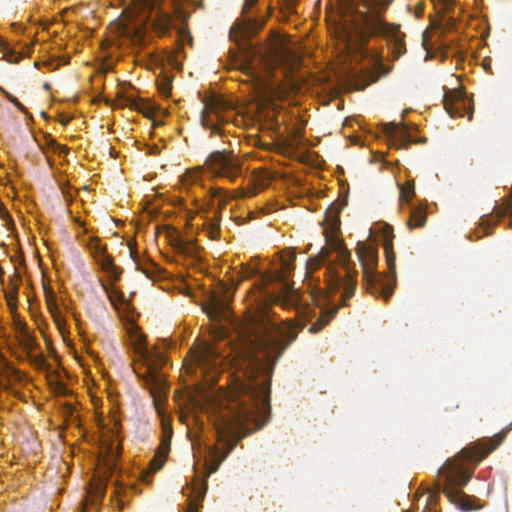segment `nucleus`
Here are the masks:
<instances>
[{
  "label": "nucleus",
  "mask_w": 512,
  "mask_h": 512,
  "mask_svg": "<svg viewBox=\"0 0 512 512\" xmlns=\"http://www.w3.org/2000/svg\"><path fill=\"white\" fill-rule=\"evenodd\" d=\"M217 338H223L224 337V333L222 331L219 332V335L216 336Z\"/></svg>",
  "instance_id": "a18cd8bd"
},
{
  "label": "nucleus",
  "mask_w": 512,
  "mask_h": 512,
  "mask_svg": "<svg viewBox=\"0 0 512 512\" xmlns=\"http://www.w3.org/2000/svg\"><path fill=\"white\" fill-rule=\"evenodd\" d=\"M162 427H163V439L162 442L165 440L166 443L170 445V438L172 436V428L168 421L163 420L162 421Z\"/></svg>",
  "instance_id": "7c9ffc66"
},
{
  "label": "nucleus",
  "mask_w": 512,
  "mask_h": 512,
  "mask_svg": "<svg viewBox=\"0 0 512 512\" xmlns=\"http://www.w3.org/2000/svg\"><path fill=\"white\" fill-rule=\"evenodd\" d=\"M450 8H451V4L450 3L445 4V9L446 10H449Z\"/></svg>",
  "instance_id": "49530a36"
},
{
  "label": "nucleus",
  "mask_w": 512,
  "mask_h": 512,
  "mask_svg": "<svg viewBox=\"0 0 512 512\" xmlns=\"http://www.w3.org/2000/svg\"><path fill=\"white\" fill-rule=\"evenodd\" d=\"M202 174H203V167H201V166L187 169L180 176V188L182 190H188L191 186L200 184Z\"/></svg>",
  "instance_id": "a211bd4d"
},
{
  "label": "nucleus",
  "mask_w": 512,
  "mask_h": 512,
  "mask_svg": "<svg viewBox=\"0 0 512 512\" xmlns=\"http://www.w3.org/2000/svg\"><path fill=\"white\" fill-rule=\"evenodd\" d=\"M298 301V292L286 286L285 296L278 297L275 300L276 302H280L282 305H288L290 303H296Z\"/></svg>",
  "instance_id": "a878e982"
},
{
  "label": "nucleus",
  "mask_w": 512,
  "mask_h": 512,
  "mask_svg": "<svg viewBox=\"0 0 512 512\" xmlns=\"http://www.w3.org/2000/svg\"><path fill=\"white\" fill-rule=\"evenodd\" d=\"M206 166L215 175L235 180L240 174V160L231 151L214 152L206 160Z\"/></svg>",
  "instance_id": "9d476101"
},
{
  "label": "nucleus",
  "mask_w": 512,
  "mask_h": 512,
  "mask_svg": "<svg viewBox=\"0 0 512 512\" xmlns=\"http://www.w3.org/2000/svg\"><path fill=\"white\" fill-rule=\"evenodd\" d=\"M236 197V190L232 194H228L221 189H214L210 194V205L216 207L219 211L223 209L230 199H239Z\"/></svg>",
  "instance_id": "6ab92c4d"
},
{
  "label": "nucleus",
  "mask_w": 512,
  "mask_h": 512,
  "mask_svg": "<svg viewBox=\"0 0 512 512\" xmlns=\"http://www.w3.org/2000/svg\"><path fill=\"white\" fill-rule=\"evenodd\" d=\"M258 2V0H244L242 14L245 15Z\"/></svg>",
  "instance_id": "e433bc0d"
},
{
  "label": "nucleus",
  "mask_w": 512,
  "mask_h": 512,
  "mask_svg": "<svg viewBox=\"0 0 512 512\" xmlns=\"http://www.w3.org/2000/svg\"><path fill=\"white\" fill-rule=\"evenodd\" d=\"M88 246H89L90 250L94 251L96 254L103 255L104 246L101 245V243L98 239H91Z\"/></svg>",
  "instance_id": "2f4dec72"
},
{
  "label": "nucleus",
  "mask_w": 512,
  "mask_h": 512,
  "mask_svg": "<svg viewBox=\"0 0 512 512\" xmlns=\"http://www.w3.org/2000/svg\"><path fill=\"white\" fill-rule=\"evenodd\" d=\"M20 278L18 275H14L13 279L9 282V289L5 293L6 303L13 313L17 309V295L19 290Z\"/></svg>",
  "instance_id": "aec40b11"
},
{
  "label": "nucleus",
  "mask_w": 512,
  "mask_h": 512,
  "mask_svg": "<svg viewBox=\"0 0 512 512\" xmlns=\"http://www.w3.org/2000/svg\"><path fill=\"white\" fill-rule=\"evenodd\" d=\"M7 98L8 100L13 103L17 108H19L20 110L24 111V106L17 100L16 97H14L13 95L11 94H7Z\"/></svg>",
  "instance_id": "4c0bfd02"
},
{
  "label": "nucleus",
  "mask_w": 512,
  "mask_h": 512,
  "mask_svg": "<svg viewBox=\"0 0 512 512\" xmlns=\"http://www.w3.org/2000/svg\"><path fill=\"white\" fill-rule=\"evenodd\" d=\"M219 352L211 344L199 343L192 347L189 355L185 359L186 371L190 374H196L199 370L201 375L205 376V381L214 384L218 377Z\"/></svg>",
  "instance_id": "6e6552de"
},
{
  "label": "nucleus",
  "mask_w": 512,
  "mask_h": 512,
  "mask_svg": "<svg viewBox=\"0 0 512 512\" xmlns=\"http://www.w3.org/2000/svg\"><path fill=\"white\" fill-rule=\"evenodd\" d=\"M379 292L384 299H388L393 293V286L390 284L382 285Z\"/></svg>",
  "instance_id": "473e14b6"
},
{
  "label": "nucleus",
  "mask_w": 512,
  "mask_h": 512,
  "mask_svg": "<svg viewBox=\"0 0 512 512\" xmlns=\"http://www.w3.org/2000/svg\"><path fill=\"white\" fill-rule=\"evenodd\" d=\"M47 305H48L50 312L53 315L54 321L57 324L59 330L62 331L63 326H64V321L62 320V318L58 312V308H57L55 302L53 301L52 296L47 295Z\"/></svg>",
  "instance_id": "bb28decb"
},
{
  "label": "nucleus",
  "mask_w": 512,
  "mask_h": 512,
  "mask_svg": "<svg viewBox=\"0 0 512 512\" xmlns=\"http://www.w3.org/2000/svg\"><path fill=\"white\" fill-rule=\"evenodd\" d=\"M369 83H370L369 81H365L363 84H357V85H355V87H354V88H355L356 90L363 89V88H365Z\"/></svg>",
  "instance_id": "79ce46f5"
},
{
  "label": "nucleus",
  "mask_w": 512,
  "mask_h": 512,
  "mask_svg": "<svg viewBox=\"0 0 512 512\" xmlns=\"http://www.w3.org/2000/svg\"><path fill=\"white\" fill-rule=\"evenodd\" d=\"M243 278H248L256 273V269L250 266H243L240 271Z\"/></svg>",
  "instance_id": "c9c22d12"
},
{
  "label": "nucleus",
  "mask_w": 512,
  "mask_h": 512,
  "mask_svg": "<svg viewBox=\"0 0 512 512\" xmlns=\"http://www.w3.org/2000/svg\"><path fill=\"white\" fill-rule=\"evenodd\" d=\"M169 444L165 442H161L160 447L158 448L157 453L155 454L154 458L151 460L149 465V470L152 473L157 472L160 470V468L163 466L165 459L167 457V454L169 452Z\"/></svg>",
  "instance_id": "412c9836"
},
{
  "label": "nucleus",
  "mask_w": 512,
  "mask_h": 512,
  "mask_svg": "<svg viewBox=\"0 0 512 512\" xmlns=\"http://www.w3.org/2000/svg\"><path fill=\"white\" fill-rule=\"evenodd\" d=\"M327 271H328L327 279H326L327 287H328L329 292L332 293L340 287V285L342 283L341 276L336 271V267L334 264H329L327 267Z\"/></svg>",
  "instance_id": "5701e85b"
},
{
  "label": "nucleus",
  "mask_w": 512,
  "mask_h": 512,
  "mask_svg": "<svg viewBox=\"0 0 512 512\" xmlns=\"http://www.w3.org/2000/svg\"><path fill=\"white\" fill-rule=\"evenodd\" d=\"M159 91L162 95L168 97L171 93L170 81L167 77H164L159 83Z\"/></svg>",
  "instance_id": "c756f323"
},
{
  "label": "nucleus",
  "mask_w": 512,
  "mask_h": 512,
  "mask_svg": "<svg viewBox=\"0 0 512 512\" xmlns=\"http://www.w3.org/2000/svg\"><path fill=\"white\" fill-rule=\"evenodd\" d=\"M335 312L336 311L323 313L321 315V317L319 318V320L310 327V331L311 332L320 331L330 321L331 317L333 316V314Z\"/></svg>",
  "instance_id": "c85d7f7f"
},
{
  "label": "nucleus",
  "mask_w": 512,
  "mask_h": 512,
  "mask_svg": "<svg viewBox=\"0 0 512 512\" xmlns=\"http://www.w3.org/2000/svg\"><path fill=\"white\" fill-rule=\"evenodd\" d=\"M197 509H198V505L195 504L194 502H190L186 512H197Z\"/></svg>",
  "instance_id": "ea45409f"
},
{
  "label": "nucleus",
  "mask_w": 512,
  "mask_h": 512,
  "mask_svg": "<svg viewBox=\"0 0 512 512\" xmlns=\"http://www.w3.org/2000/svg\"><path fill=\"white\" fill-rule=\"evenodd\" d=\"M299 324L275 318L268 303L261 304L249 316L240 332L242 361L239 369L251 378L238 382L232 390L197 386L194 401L213 419L218 444L210 448L206 459L208 474L216 472L227 453L244 435L260 429L269 419L270 375L273 364L297 336Z\"/></svg>",
  "instance_id": "f257e3e1"
},
{
  "label": "nucleus",
  "mask_w": 512,
  "mask_h": 512,
  "mask_svg": "<svg viewBox=\"0 0 512 512\" xmlns=\"http://www.w3.org/2000/svg\"><path fill=\"white\" fill-rule=\"evenodd\" d=\"M126 330L131 345L145 366L144 378L150 387L154 403L165 397L168 387L164 376L159 372V368L165 363V357L158 352H150L146 346L145 337L139 331L138 326L129 321Z\"/></svg>",
  "instance_id": "39448f33"
},
{
  "label": "nucleus",
  "mask_w": 512,
  "mask_h": 512,
  "mask_svg": "<svg viewBox=\"0 0 512 512\" xmlns=\"http://www.w3.org/2000/svg\"><path fill=\"white\" fill-rule=\"evenodd\" d=\"M426 222V211L423 207H418L412 210L408 225L410 227H421Z\"/></svg>",
  "instance_id": "b1692460"
},
{
  "label": "nucleus",
  "mask_w": 512,
  "mask_h": 512,
  "mask_svg": "<svg viewBox=\"0 0 512 512\" xmlns=\"http://www.w3.org/2000/svg\"><path fill=\"white\" fill-rule=\"evenodd\" d=\"M76 222H78L80 225H83V223L79 219H76Z\"/></svg>",
  "instance_id": "de8ad7c7"
},
{
  "label": "nucleus",
  "mask_w": 512,
  "mask_h": 512,
  "mask_svg": "<svg viewBox=\"0 0 512 512\" xmlns=\"http://www.w3.org/2000/svg\"><path fill=\"white\" fill-rule=\"evenodd\" d=\"M414 196V182L407 181L400 188V200L401 201H410Z\"/></svg>",
  "instance_id": "cd10ccee"
},
{
  "label": "nucleus",
  "mask_w": 512,
  "mask_h": 512,
  "mask_svg": "<svg viewBox=\"0 0 512 512\" xmlns=\"http://www.w3.org/2000/svg\"><path fill=\"white\" fill-rule=\"evenodd\" d=\"M117 424L114 423L112 430L100 426V448L98 459L99 480L93 484V492L98 497L105 494L104 478L116 469L117 459L120 455V442L117 438Z\"/></svg>",
  "instance_id": "0eeeda50"
},
{
  "label": "nucleus",
  "mask_w": 512,
  "mask_h": 512,
  "mask_svg": "<svg viewBox=\"0 0 512 512\" xmlns=\"http://www.w3.org/2000/svg\"><path fill=\"white\" fill-rule=\"evenodd\" d=\"M392 232V228L387 226L386 229H385V236L386 237H389L390 233Z\"/></svg>",
  "instance_id": "37998d69"
},
{
  "label": "nucleus",
  "mask_w": 512,
  "mask_h": 512,
  "mask_svg": "<svg viewBox=\"0 0 512 512\" xmlns=\"http://www.w3.org/2000/svg\"><path fill=\"white\" fill-rule=\"evenodd\" d=\"M153 125H154V126H161V125H162V122H157V121H155V120H154Z\"/></svg>",
  "instance_id": "c03bdc74"
},
{
  "label": "nucleus",
  "mask_w": 512,
  "mask_h": 512,
  "mask_svg": "<svg viewBox=\"0 0 512 512\" xmlns=\"http://www.w3.org/2000/svg\"><path fill=\"white\" fill-rule=\"evenodd\" d=\"M109 298L111 300V302L114 304V306L117 308V309H120L119 305H125V306H128V303L124 300V299H119V303L116 302V298H118V295L116 292H111V294L109 295Z\"/></svg>",
  "instance_id": "72a5a7b5"
},
{
  "label": "nucleus",
  "mask_w": 512,
  "mask_h": 512,
  "mask_svg": "<svg viewBox=\"0 0 512 512\" xmlns=\"http://www.w3.org/2000/svg\"><path fill=\"white\" fill-rule=\"evenodd\" d=\"M398 31L399 26L397 25H388L378 17L371 19L363 12H359L356 15L345 17L335 33L349 54L360 53L362 55L371 34L384 33L395 36Z\"/></svg>",
  "instance_id": "7ed1b4c3"
},
{
  "label": "nucleus",
  "mask_w": 512,
  "mask_h": 512,
  "mask_svg": "<svg viewBox=\"0 0 512 512\" xmlns=\"http://www.w3.org/2000/svg\"><path fill=\"white\" fill-rule=\"evenodd\" d=\"M102 267H103V269H106V270H114L112 262L109 259H105L103 261Z\"/></svg>",
  "instance_id": "58836bf2"
},
{
  "label": "nucleus",
  "mask_w": 512,
  "mask_h": 512,
  "mask_svg": "<svg viewBox=\"0 0 512 512\" xmlns=\"http://www.w3.org/2000/svg\"><path fill=\"white\" fill-rule=\"evenodd\" d=\"M144 115L149 119H153L155 116V113H154V111H152V109L148 108V109H146V111H144Z\"/></svg>",
  "instance_id": "a19ab883"
},
{
  "label": "nucleus",
  "mask_w": 512,
  "mask_h": 512,
  "mask_svg": "<svg viewBox=\"0 0 512 512\" xmlns=\"http://www.w3.org/2000/svg\"><path fill=\"white\" fill-rule=\"evenodd\" d=\"M339 226L340 221L338 211L335 208H330L326 211L322 222L323 233L328 247H323L314 258H311L307 261L306 277L320 267L331 250L338 251L339 261L341 262L342 266L347 269V264L349 262V252L343 246L342 241L338 238ZM342 284L344 290L341 298L345 304V302L349 300L354 294L356 288L355 276L346 270L345 279Z\"/></svg>",
  "instance_id": "f03ea898"
},
{
  "label": "nucleus",
  "mask_w": 512,
  "mask_h": 512,
  "mask_svg": "<svg viewBox=\"0 0 512 512\" xmlns=\"http://www.w3.org/2000/svg\"><path fill=\"white\" fill-rule=\"evenodd\" d=\"M50 146H51V149L53 150V152H55V153H58V154H66L67 153V148L65 146L54 143L53 140L51 141Z\"/></svg>",
  "instance_id": "f704fd0d"
},
{
  "label": "nucleus",
  "mask_w": 512,
  "mask_h": 512,
  "mask_svg": "<svg viewBox=\"0 0 512 512\" xmlns=\"http://www.w3.org/2000/svg\"><path fill=\"white\" fill-rule=\"evenodd\" d=\"M82 512H85V510L83 509Z\"/></svg>",
  "instance_id": "09e8293b"
},
{
  "label": "nucleus",
  "mask_w": 512,
  "mask_h": 512,
  "mask_svg": "<svg viewBox=\"0 0 512 512\" xmlns=\"http://www.w3.org/2000/svg\"><path fill=\"white\" fill-rule=\"evenodd\" d=\"M203 310L211 320L228 317V303L215 294L209 296L208 303L204 305Z\"/></svg>",
  "instance_id": "dca6fc26"
},
{
  "label": "nucleus",
  "mask_w": 512,
  "mask_h": 512,
  "mask_svg": "<svg viewBox=\"0 0 512 512\" xmlns=\"http://www.w3.org/2000/svg\"><path fill=\"white\" fill-rule=\"evenodd\" d=\"M386 263L389 271L395 276V255L393 252L392 241L387 239L384 243Z\"/></svg>",
  "instance_id": "393cba45"
},
{
  "label": "nucleus",
  "mask_w": 512,
  "mask_h": 512,
  "mask_svg": "<svg viewBox=\"0 0 512 512\" xmlns=\"http://www.w3.org/2000/svg\"><path fill=\"white\" fill-rule=\"evenodd\" d=\"M357 256L363 268V278L367 290L375 293L377 289L375 269L377 264L376 249L365 243H358Z\"/></svg>",
  "instance_id": "9b49d317"
},
{
  "label": "nucleus",
  "mask_w": 512,
  "mask_h": 512,
  "mask_svg": "<svg viewBox=\"0 0 512 512\" xmlns=\"http://www.w3.org/2000/svg\"><path fill=\"white\" fill-rule=\"evenodd\" d=\"M151 6L150 0H132L123 16L111 23V32L129 40L134 45H144Z\"/></svg>",
  "instance_id": "423d86ee"
},
{
  "label": "nucleus",
  "mask_w": 512,
  "mask_h": 512,
  "mask_svg": "<svg viewBox=\"0 0 512 512\" xmlns=\"http://www.w3.org/2000/svg\"><path fill=\"white\" fill-rule=\"evenodd\" d=\"M260 29V26L250 19L238 20L230 29V38L239 43L254 36Z\"/></svg>",
  "instance_id": "2eb2a0df"
},
{
  "label": "nucleus",
  "mask_w": 512,
  "mask_h": 512,
  "mask_svg": "<svg viewBox=\"0 0 512 512\" xmlns=\"http://www.w3.org/2000/svg\"><path fill=\"white\" fill-rule=\"evenodd\" d=\"M270 177L264 170H255L249 180L247 188L236 189V197H252L268 186Z\"/></svg>",
  "instance_id": "4468645a"
},
{
  "label": "nucleus",
  "mask_w": 512,
  "mask_h": 512,
  "mask_svg": "<svg viewBox=\"0 0 512 512\" xmlns=\"http://www.w3.org/2000/svg\"><path fill=\"white\" fill-rule=\"evenodd\" d=\"M228 105L218 97H212L205 103L204 111L201 114V124L208 127L213 134H220V125L224 122L222 112Z\"/></svg>",
  "instance_id": "ddd939ff"
},
{
  "label": "nucleus",
  "mask_w": 512,
  "mask_h": 512,
  "mask_svg": "<svg viewBox=\"0 0 512 512\" xmlns=\"http://www.w3.org/2000/svg\"><path fill=\"white\" fill-rule=\"evenodd\" d=\"M154 31L160 36H164L172 27V18L170 15L162 14L153 22Z\"/></svg>",
  "instance_id": "4be33fe9"
},
{
  "label": "nucleus",
  "mask_w": 512,
  "mask_h": 512,
  "mask_svg": "<svg viewBox=\"0 0 512 512\" xmlns=\"http://www.w3.org/2000/svg\"><path fill=\"white\" fill-rule=\"evenodd\" d=\"M444 108L451 117L468 114V119L472 118V102L461 88L445 92Z\"/></svg>",
  "instance_id": "f8f14e48"
},
{
  "label": "nucleus",
  "mask_w": 512,
  "mask_h": 512,
  "mask_svg": "<svg viewBox=\"0 0 512 512\" xmlns=\"http://www.w3.org/2000/svg\"><path fill=\"white\" fill-rule=\"evenodd\" d=\"M296 253L293 249L283 250L279 257V268L276 269V277L279 279L287 277L294 268Z\"/></svg>",
  "instance_id": "f3484780"
},
{
  "label": "nucleus",
  "mask_w": 512,
  "mask_h": 512,
  "mask_svg": "<svg viewBox=\"0 0 512 512\" xmlns=\"http://www.w3.org/2000/svg\"><path fill=\"white\" fill-rule=\"evenodd\" d=\"M241 69L251 77L254 88L264 99H280L284 97L285 89L270 80V75L274 69L270 62L265 61L261 64V67L247 63L243 64Z\"/></svg>",
  "instance_id": "1a4fd4ad"
},
{
  "label": "nucleus",
  "mask_w": 512,
  "mask_h": 512,
  "mask_svg": "<svg viewBox=\"0 0 512 512\" xmlns=\"http://www.w3.org/2000/svg\"><path fill=\"white\" fill-rule=\"evenodd\" d=\"M488 452H482L479 449H463L456 459L447 461L442 467V473L445 474L446 479L444 493L450 502L462 511H470L476 508L472 505L471 499L459 490V487L466 485L471 477V472L463 464L464 462H479Z\"/></svg>",
  "instance_id": "20e7f679"
}]
</instances>
